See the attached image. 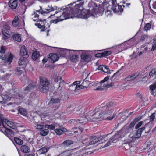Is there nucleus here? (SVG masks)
<instances>
[{
  "label": "nucleus",
  "mask_w": 156,
  "mask_h": 156,
  "mask_svg": "<svg viewBox=\"0 0 156 156\" xmlns=\"http://www.w3.org/2000/svg\"><path fill=\"white\" fill-rule=\"evenodd\" d=\"M113 105L114 103L111 102L106 105L100 107L99 110L95 109L93 111H90L88 112V115L90 118L92 117L96 119H100L111 120L115 117L114 114L112 116H108L112 114L114 106Z\"/></svg>",
  "instance_id": "nucleus-1"
},
{
  "label": "nucleus",
  "mask_w": 156,
  "mask_h": 156,
  "mask_svg": "<svg viewBox=\"0 0 156 156\" xmlns=\"http://www.w3.org/2000/svg\"><path fill=\"white\" fill-rule=\"evenodd\" d=\"M142 118V117L141 116L135 118L129 125L128 127L126 126L123 127L120 130L116 133L114 135L109 138L108 141L104 145V147H106L109 146L111 143L115 142V141L117 139L123 137L126 134L129 133L131 130H133L134 126Z\"/></svg>",
  "instance_id": "nucleus-2"
},
{
  "label": "nucleus",
  "mask_w": 156,
  "mask_h": 156,
  "mask_svg": "<svg viewBox=\"0 0 156 156\" xmlns=\"http://www.w3.org/2000/svg\"><path fill=\"white\" fill-rule=\"evenodd\" d=\"M83 4L79 3L76 4L75 5V8H72L71 7H67L66 8L64 9L62 8L61 9H63V10L66 9V11L68 10V9H70V11L72 12V17L70 18H73L74 16L78 18H83L84 19H87L90 16V14L87 10L83 9L82 7ZM63 7H62V8Z\"/></svg>",
  "instance_id": "nucleus-3"
},
{
  "label": "nucleus",
  "mask_w": 156,
  "mask_h": 156,
  "mask_svg": "<svg viewBox=\"0 0 156 156\" xmlns=\"http://www.w3.org/2000/svg\"><path fill=\"white\" fill-rule=\"evenodd\" d=\"M40 83L39 85V89L40 92L43 93H47L49 89L50 83L47 79L40 77Z\"/></svg>",
  "instance_id": "nucleus-4"
},
{
  "label": "nucleus",
  "mask_w": 156,
  "mask_h": 156,
  "mask_svg": "<svg viewBox=\"0 0 156 156\" xmlns=\"http://www.w3.org/2000/svg\"><path fill=\"white\" fill-rule=\"evenodd\" d=\"M70 9H68L67 11H65L62 12V15L59 16L57 17V19L55 20H51L50 21V24L52 23H56L58 22L62 21L64 20L70 18L72 17V12H70Z\"/></svg>",
  "instance_id": "nucleus-5"
},
{
  "label": "nucleus",
  "mask_w": 156,
  "mask_h": 156,
  "mask_svg": "<svg viewBox=\"0 0 156 156\" xmlns=\"http://www.w3.org/2000/svg\"><path fill=\"white\" fill-rule=\"evenodd\" d=\"M143 123V121H140L135 126V129H137V130L136 132L135 136H133L132 137L133 140H134L135 139L138 138L140 137L143 131L145 130L146 127L147 126L149 123L146 124L144 125V126L140 128V127L141 126Z\"/></svg>",
  "instance_id": "nucleus-6"
},
{
  "label": "nucleus",
  "mask_w": 156,
  "mask_h": 156,
  "mask_svg": "<svg viewBox=\"0 0 156 156\" xmlns=\"http://www.w3.org/2000/svg\"><path fill=\"white\" fill-rule=\"evenodd\" d=\"M36 82L29 81L28 85L26 86L24 89V93L27 94L30 92H32L36 87Z\"/></svg>",
  "instance_id": "nucleus-7"
},
{
  "label": "nucleus",
  "mask_w": 156,
  "mask_h": 156,
  "mask_svg": "<svg viewBox=\"0 0 156 156\" xmlns=\"http://www.w3.org/2000/svg\"><path fill=\"white\" fill-rule=\"evenodd\" d=\"M108 134L104 135L99 137L95 136H92L90 137L88 144L90 145L94 144L103 139L106 137Z\"/></svg>",
  "instance_id": "nucleus-8"
},
{
  "label": "nucleus",
  "mask_w": 156,
  "mask_h": 156,
  "mask_svg": "<svg viewBox=\"0 0 156 156\" xmlns=\"http://www.w3.org/2000/svg\"><path fill=\"white\" fill-rule=\"evenodd\" d=\"M88 6L89 9L87 11L90 13V16H92L93 11L97 9L98 6L94 2L91 1L88 3Z\"/></svg>",
  "instance_id": "nucleus-9"
},
{
  "label": "nucleus",
  "mask_w": 156,
  "mask_h": 156,
  "mask_svg": "<svg viewBox=\"0 0 156 156\" xmlns=\"http://www.w3.org/2000/svg\"><path fill=\"white\" fill-rule=\"evenodd\" d=\"M3 127L5 129L4 132L1 129V128H0V131L3 133L11 140L12 137L14 136V133L12 131L11 129L6 128L4 126Z\"/></svg>",
  "instance_id": "nucleus-10"
},
{
  "label": "nucleus",
  "mask_w": 156,
  "mask_h": 156,
  "mask_svg": "<svg viewBox=\"0 0 156 156\" xmlns=\"http://www.w3.org/2000/svg\"><path fill=\"white\" fill-rule=\"evenodd\" d=\"M79 51L84 52L81 55V59L83 62H88L90 61L91 56L90 55L84 52V51L82 50Z\"/></svg>",
  "instance_id": "nucleus-11"
},
{
  "label": "nucleus",
  "mask_w": 156,
  "mask_h": 156,
  "mask_svg": "<svg viewBox=\"0 0 156 156\" xmlns=\"http://www.w3.org/2000/svg\"><path fill=\"white\" fill-rule=\"evenodd\" d=\"M116 0H112V9L114 12H121L120 9H122V6L118 5L116 2Z\"/></svg>",
  "instance_id": "nucleus-12"
},
{
  "label": "nucleus",
  "mask_w": 156,
  "mask_h": 156,
  "mask_svg": "<svg viewBox=\"0 0 156 156\" xmlns=\"http://www.w3.org/2000/svg\"><path fill=\"white\" fill-rule=\"evenodd\" d=\"M9 93L11 96V98H23L22 94L15 91V90H11Z\"/></svg>",
  "instance_id": "nucleus-13"
},
{
  "label": "nucleus",
  "mask_w": 156,
  "mask_h": 156,
  "mask_svg": "<svg viewBox=\"0 0 156 156\" xmlns=\"http://www.w3.org/2000/svg\"><path fill=\"white\" fill-rule=\"evenodd\" d=\"M49 61L52 63H54L59 59L58 54H57L50 53L48 55Z\"/></svg>",
  "instance_id": "nucleus-14"
},
{
  "label": "nucleus",
  "mask_w": 156,
  "mask_h": 156,
  "mask_svg": "<svg viewBox=\"0 0 156 156\" xmlns=\"http://www.w3.org/2000/svg\"><path fill=\"white\" fill-rule=\"evenodd\" d=\"M77 120H76L75 119H72L71 120H69L68 121V122L69 123H73V124H77L78 123H85L87 122L89 120V119H87V118L86 117L84 118V119L83 120L82 119H77Z\"/></svg>",
  "instance_id": "nucleus-15"
},
{
  "label": "nucleus",
  "mask_w": 156,
  "mask_h": 156,
  "mask_svg": "<svg viewBox=\"0 0 156 156\" xmlns=\"http://www.w3.org/2000/svg\"><path fill=\"white\" fill-rule=\"evenodd\" d=\"M27 51V49L25 46L24 45H23L20 50V55L25 58H27L29 57V55Z\"/></svg>",
  "instance_id": "nucleus-16"
},
{
  "label": "nucleus",
  "mask_w": 156,
  "mask_h": 156,
  "mask_svg": "<svg viewBox=\"0 0 156 156\" xmlns=\"http://www.w3.org/2000/svg\"><path fill=\"white\" fill-rule=\"evenodd\" d=\"M2 98L3 101H0V103L2 104H5L6 102L9 101L11 99V96L9 92L7 94L2 95Z\"/></svg>",
  "instance_id": "nucleus-17"
},
{
  "label": "nucleus",
  "mask_w": 156,
  "mask_h": 156,
  "mask_svg": "<svg viewBox=\"0 0 156 156\" xmlns=\"http://www.w3.org/2000/svg\"><path fill=\"white\" fill-rule=\"evenodd\" d=\"M104 10V7L102 6L98 7L97 9L93 11L92 16H94V15L97 13H100L101 15L103 14Z\"/></svg>",
  "instance_id": "nucleus-18"
},
{
  "label": "nucleus",
  "mask_w": 156,
  "mask_h": 156,
  "mask_svg": "<svg viewBox=\"0 0 156 156\" xmlns=\"http://www.w3.org/2000/svg\"><path fill=\"white\" fill-rule=\"evenodd\" d=\"M9 5L12 9H15L17 6V0H10Z\"/></svg>",
  "instance_id": "nucleus-19"
},
{
  "label": "nucleus",
  "mask_w": 156,
  "mask_h": 156,
  "mask_svg": "<svg viewBox=\"0 0 156 156\" xmlns=\"http://www.w3.org/2000/svg\"><path fill=\"white\" fill-rule=\"evenodd\" d=\"M79 112H81V113H80V115H81V117L82 118L81 119V118H80V119H79L80 120H83V119H84V118L86 117V118H87V119H89V120L87 122L90 120V117H89V116H88V113H85L86 112H85V109L84 110H80Z\"/></svg>",
  "instance_id": "nucleus-20"
},
{
  "label": "nucleus",
  "mask_w": 156,
  "mask_h": 156,
  "mask_svg": "<svg viewBox=\"0 0 156 156\" xmlns=\"http://www.w3.org/2000/svg\"><path fill=\"white\" fill-rule=\"evenodd\" d=\"M13 57V55L10 53V54L4 60L5 63L6 65L10 64L12 62Z\"/></svg>",
  "instance_id": "nucleus-21"
},
{
  "label": "nucleus",
  "mask_w": 156,
  "mask_h": 156,
  "mask_svg": "<svg viewBox=\"0 0 156 156\" xmlns=\"http://www.w3.org/2000/svg\"><path fill=\"white\" fill-rule=\"evenodd\" d=\"M139 75V73L137 72L132 75H129L126 78V80L127 81H130L134 80Z\"/></svg>",
  "instance_id": "nucleus-22"
},
{
  "label": "nucleus",
  "mask_w": 156,
  "mask_h": 156,
  "mask_svg": "<svg viewBox=\"0 0 156 156\" xmlns=\"http://www.w3.org/2000/svg\"><path fill=\"white\" fill-rule=\"evenodd\" d=\"M73 143V142L69 140L64 141L62 143L60 144V146L64 147H68Z\"/></svg>",
  "instance_id": "nucleus-23"
},
{
  "label": "nucleus",
  "mask_w": 156,
  "mask_h": 156,
  "mask_svg": "<svg viewBox=\"0 0 156 156\" xmlns=\"http://www.w3.org/2000/svg\"><path fill=\"white\" fill-rule=\"evenodd\" d=\"M76 51V50H69L67 49H62L59 52V54L58 55H60V56H62V57H64L66 56V55L67 54V53L69 51L70 52V51Z\"/></svg>",
  "instance_id": "nucleus-24"
},
{
  "label": "nucleus",
  "mask_w": 156,
  "mask_h": 156,
  "mask_svg": "<svg viewBox=\"0 0 156 156\" xmlns=\"http://www.w3.org/2000/svg\"><path fill=\"white\" fill-rule=\"evenodd\" d=\"M69 58L70 61L73 62H76L78 61V56L77 55L70 54Z\"/></svg>",
  "instance_id": "nucleus-25"
},
{
  "label": "nucleus",
  "mask_w": 156,
  "mask_h": 156,
  "mask_svg": "<svg viewBox=\"0 0 156 156\" xmlns=\"http://www.w3.org/2000/svg\"><path fill=\"white\" fill-rule=\"evenodd\" d=\"M90 137L87 135H83L81 136V140L83 144H88Z\"/></svg>",
  "instance_id": "nucleus-26"
},
{
  "label": "nucleus",
  "mask_w": 156,
  "mask_h": 156,
  "mask_svg": "<svg viewBox=\"0 0 156 156\" xmlns=\"http://www.w3.org/2000/svg\"><path fill=\"white\" fill-rule=\"evenodd\" d=\"M22 152L24 153H27L30 152V149L29 147L27 145H22L20 148Z\"/></svg>",
  "instance_id": "nucleus-27"
},
{
  "label": "nucleus",
  "mask_w": 156,
  "mask_h": 156,
  "mask_svg": "<svg viewBox=\"0 0 156 156\" xmlns=\"http://www.w3.org/2000/svg\"><path fill=\"white\" fill-rule=\"evenodd\" d=\"M12 37L15 41L18 42H20L21 41V35L20 34H14L12 36Z\"/></svg>",
  "instance_id": "nucleus-28"
},
{
  "label": "nucleus",
  "mask_w": 156,
  "mask_h": 156,
  "mask_svg": "<svg viewBox=\"0 0 156 156\" xmlns=\"http://www.w3.org/2000/svg\"><path fill=\"white\" fill-rule=\"evenodd\" d=\"M18 108H19L18 109V112L23 115L25 116H26L27 115L26 110L23 108H20V107H19Z\"/></svg>",
  "instance_id": "nucleus-29"
},
{
  "label": "nucleus",
  "mask_w": 156,
  "mask_h": 156,
  "mask_svg": "<svg viewBox=\"0 0 156 156\" xmlns=\"http://www.w3.org/2000/svg\"><path fill=\"white\" fill-rule=\"evenodd\" d=\"M132 144V142H130L124 143L123 144V146L126 150L130 152L129 150Z\"/></svg>",
  "instance_id": "nucleus-30"
},
{
  "label": "nucleus",
  "mask_w": 156,
  "mask_h": 156,
  "mask_svg": "<svg viewBox=\"0 0 156 156\" xmlns=\"http://www.w3.org/2000/svg\"><path fill=\"white\" fill-rule=\"evenodd\" d=\"M48 133L49 130L46 128H44L40 131V134L42 136H45L48 134Z\"/></svg>",
  "instance_id": "nucleus-31"
},
{
  "label": "nucleus",
  "mask_w": 156,
  "mask_h": 156,
  "mask_svg": "<svg viewBox=\"0 0 156 156\" xmlns=\"http://www.w3.org/2000/svg\"><path fill=\"white\" fill-rule=\"evenodd\" d=\"M48 8H49L48 9H46V10L48 12L42 11L41 12V14H45V13L47 14V13H49V12H51L54 11L55 9H57V7H55V8H54L53 7H49V6L48 7Z\"/></svg>",
  "instance_id": "nucleus-32"
},
{
  "label": "nucleus",
  "mask_w": 156,
  "mask_h": 156,
  "mask_svg": "<svg viewBox=\"0 0 156 156\" xmlns=\"http://www.w3.org/2000/svg\"><path fill=\"white\" fill-rule=\"evenodd\" d=\"M48 150L45 147L42 148L37 151V154L40 155L42 154H44L47 152Z\"/></svg>",
  "instance_id": "nucleus-33"
},
{
  "label": "nucleus",
  "mask_w": 156,
  "mask_h": 156,
  "mask_svg": "<svg viewBox=\"0 0 156 156\" xmlns=\"http://www.w3.org/2000/svg\"><path fill=\"white\" fill-rule=\"evenodd\" d=\"M39 52L35 51L33 52L32 55V58L34 60H36L40 56Z\"/></svg>",
  "instance_id": "nucleus-34"
},
{
  "label": "nucleus",
  "mask_w": 156,
  "mask_h": 156,
  "mask_svg": "<svg viewBox=\"0 0 156 156\" xmlns=\"http://www.w3.org/2000/svg\"><path fill=\"white\" fill-rule=\"evenodd\" d=\"M5 122L9 127L13 129H15V126L14 123L13 122L7 119H5Z\"/></svg>",
  "instance_id": "nucleus-35"
},
{
  "label": "nucleus",
  "mask_w": 156,
  "mask_h": 156,
  "mask_svg": "<svg viewBox=\"0 0 156 156\" xmlns=\"http://www.w3.org/2000/svg\"><path fill=\"white\" fill-rule=\"evenodd\" d=\"M23 67H17L16 70V74L18 75H20L23 73Z\"/></svg>",
  "instance_id": "nucleus-36"
},
{
  "label": "nucleus",
  "mask_w": 156,
  "mask_h": 156,
  "mask_svg": "<svg viewBox=\"0 0 156 156\" xmlns=\"http://www.w3.org/2000/svg\"><path fill=\"white\" fill-rule=\"evenodd\" d=\"M60 101V98H52L50 102V103L52 104H55L59 102Z\"/></svg>",
  "instance_id": "nucleus-37"
},
{
  "label": "nucleus",
  "mask_w": 156,
  "mask_h": 156,
  "mask_svg": "<svg viewBox=\"0 0 156 156\" xmlns=\"http://www.w3.org/2000/svg\"><path fill=\"white\" fill-rule=\"evenodd\" d=\"M19 20L18 17L17 16H16L12 22V25L14 27L16 26L18 24V21Z\"/></svg>",
  "instance_id": "nucleus-38"
},
{
  "label": "nucleus",
  "mask_w": 156,
  "mask_h": 156,
  "mask_svg": "<svg viewBox=\"0 0 156 156\" xmlns=\"http://www.w3.org/2000/svg\"><path fill=\"white\" fill-rule=\"evenodd\" d=\"M55 127V126L54 124H52L51 125H45V128H46L47 129L49 130H53L54 129Z\"/></svg>",
  "instance_id": "nucleus-39"
},
{
  "label": "nucleus",
  "mask_w": 156,
  "mask_h": 156,
  "mask_svg": "<svg viewBox=\"0 0 156 156\" xmlns=\"http://www.w3.org/2000/svg\"><path fill=\"white\" fill-rule=\"evenodd\" d=\"M2 38L4 40H6L9 37L10 35L9 34L5 32V31L2 30Z\"/></svg>",
  "instance_id": "nucleus-40"
},
{
  "label": "nucleus",
  "mask_w": 156,
  "mask_h": 156,
  "mask_svg": "<svg viewBox=\"0 0 156 156\" xmlns=\"http://www.w3.org/2000/svg\"><path fill=\"white\" fill-rule=\"evenodd\" d=\"M14 140L16 143L18 144L22 145L23 143V141L18 138L15 137Z\"/></svg>",
  "instance_id": "nucleus-41"
},
{
  "label": "nucleus",
  "mask_w": 156,
  "mask_h": 156,
  "mask_svg": "<svg viewBox=\"0 0 156 156\" xmlns=\"http://www.w3.org/2000/svg\"><path fill=\"white\" fill-rule=\"evenodd\" d=\"M35 25L37 26V27L40 29L41 30V31H45V26L44 25H42L39 23H36Z\"/></svg>",
  "instance_id": "nucleus-42"
},
{
  "label": "nucleus",
  "mask_w": 156,
  "mask_h": 156,
  "mask_svg": "<svg viewBox=\"0 0 156 156\" xmlns=\"http://www.w3.org/2000/svg\"><path fill=\"white\" fill-rule=\"evenodd\" d=\"M24 58H25L23 57L20 58L18 62V64L19 65H22L25 64V60Z\"/></svg>",
  "instance_id": "nucleus-43"
},
{
  "label": "nucleus",
  "mask_w": 156,
  "mask_h": 156,
  "mask_svg": "<svg viewBox=\"0 0 156 156\" xmlns=\"http://www.w3.org/2000/svg\"><path fill=\"white\" fill-rule=\"evenodd\" d=\"M90 84V83L89 81L85 80H84L82 83V84L83 85V87L86 88L88 87Z\"/></svg>",
  "instance_id": "nucleus-44"
},
{
  "label": "nucleus",
  "mask_w": 156,
  "mask_h": 156,
  "mask_svg": "<svg viewBox=\"0 0 156 156\" xmlns=\"http://www.w3.org/2000/svg\"><path fill=\"white\" fill-rule=\"evenodd\" d=\"M41 117L39 116L34 117L32 120L33 122L35 123H38L39 122Z\"/></svg>",
  "instance_id": "nucleus-45"
},
{
  "label": "nucleus",
  "mask_w": 156,
  "mask_h": 156,
  "mask_svg": "<svg viewBox=\"0 0 156 156\" xmlns=\"http://www.w3.org/2000/svg\"><path fill=\"white\" fill-rule=\"evenodd\" d=\"M150 90L151 92H154L156 89V82L153 84L149 86Z\"/></svg>",
  "instance_id": "nucleus-46"
},
{
  "label": "nucleus",
  "mask_w": 156,
  "mask_h": 156,
  "mask_svg": "<svg viewBox=\"0 0 156 156\" xmlns=\"http://www.w3.org/2000/svg\"><path fill=\"white\" fill-rule=\"evenodd\" d=\"M73 87H74V88L76 89V91H77V90H80L84 88L82 84L80 85H76L75 86V85H74Z\"/></svg>",
  "instance_id": "nucleus-47"
},
{
  "label": "nucleus",
  "mask_w": 156,
  "mask_h": 156,
  "mask_svg": "<svg viewBox=\"0 0 156 156\" xmlns=\"http://www.w3.org/2000/svg\"><path fill=\"white\" fill-rule=\"evenodd\" d=\"M111 52L110 51H106L102 53L103 57L108 56L111 54Z\"/></svg>",
  "instance_id": "nucleus-48"
},
{
  "label": "nucleus",
  "mask_w": 156,
  "mask_h": 156,
  "mask_svg": "<svg viewBox=\"0 0 156 156\" xmlns=\"http://www.w3.org/2000/svg\"><path fill=\"white\" fill-rule=\"evenodd\" d=\"M151 24L150 23H147L146 24L144 28V30L145 31H147L149 30L151 28Z\"/></svg>",
  "instance_id": "nucleus-49"
},
{
  "label": "nucleus",
  "mask_w": 156,
  "mask_h": 156,
  "mask_svg": "<svg viewBox=\"0 0 156 156\" xmlns=\"http://www.w3.org/2000/svg\"><path fill=\"white\" fill-rule=\"evenodd\" d=\"M55 131L57 135H60L63 133V131L61 129H55Z\"/></svg>",
  "instance_id": "nucleus-50"
},
{
  "label": "nucleus",
  "mask_w": 156,
  "mask_h": 156,
  "mask_svg": "<svg viewBox=\"0 0 156 156\" xmlns=\"http://www.w3.org/2000/svg\"><path fill=\"white\" fill-rule=\"evenodd\" d=\"M45 125H40V124H37V126H35V127L36 128V129H39L40 130L43 129L44 128H45Z\"/></svg>",
  "instance_id": "nucleus-51"
},
{
  "label": "nucleus",
  "mask_w": 156,
  "mask_h": 156,
  "mask_svg": "<svg viewBox=\"0 0 156 156\" xmlns=\"http://www.w3.org/2000/svg\"><path fill=\"white\" fill-rule=\"evenodd\" d=\"M114 83L113 82H111L109 84H104L103 85V87H104L105 88H108L113 86L114 85Z\"/></svg>",
  "instance_id": "nucleus-52"
},
{
  "label": "nucleus",
  "mask_w": 156,
  "mask_h": 156,
  "mask_svg": "<svg viewBox=\"0 0 156 156\" xmlns=\"http://www.w3.org/2000/svg\"><path fill=\"white\" fill-rule=\"evenodd\" d=\"M135 149V147H134L133 144H132L131 146L129 151H130V153H128V154H132V152H133Z\"/></svg>",
  "instance_id": "nucleus-53"
},
{
  "label": "nucleus",
  "mask_w": 156,
  "mask_h": 156,
  "mask_svg": "<svg viewBox=\"0 0 156 156\" xmlns=\"http://www.w3.org/2000/svg\"><path fill=\"white\" fill-rule=\"evenodd\" d=\"M71 151L70 150H68L63 152L62 153V155L64 156H68L70 155Z\"/></svg>",
  "instance_id": "nucleus-54"
},
{
  "label": "nucleus",
  "mask_w": 156,
  "mask_h": 156,
  "mask_svg": "<svg viewBox=\"0 0 156 156\" xmlns=\"http://www.w3.org/2000/svg\"><path fill=\"white\" fill-rule=\"evenodd\" d=\"M154 75H156V69L151 70L149 73V76L150 77H152Z\"/></svg>",
  "instance_id": "nucleus-55"
},
{
  "label": "nucleus",
  "mask_w": 156,
  "mask_h": 156,
  "mask_svg": "<svg viewBox=\"0 0 156 156\" xmlns=\"http://www.w3.org/2000/svg\"><path fill=\"white\" fill-rule=\"evenodd\" d=\"M155 112L153 113L150 116V121L153 122L154 121V119L155 118Z\"/></svg>",
  "instance_id": "nucleus-56"
},
{
  "label": "nucleus",
  "mask_w": 156,
  "mask_h": 156,
  "mask_svg": "<svg viewBox=\"0 0 156 156\" xmlns=\"http://www.w3.org/2000/svg\"><path fill=\"white\" fill-rule=\"evenodd\" d=\"M68 98L67 96L64 94L61 95L59 98L60 101L62 100L63 101H66V98Z\"/></svg>",
  "instance_id": "nucleus-57"
},
{
  "label": "nucleus",
  "mask_w": 156,
  "mask_h": 156,
  "mask_svg": "<svg viewBox=\"0 0 156 156\" xmlns=\"http://www.w3.org/2000/svg\"><path fill=\"white\" fill-rule=\"evenodd\" d=\"M110 76V75H108L107 76L105 77L104 79L100 82V83L102 84L106 81H107L109 78V77Z\"/></svg>",
  "instance_id": "nucleus-58"
},
{
  "label": "nucleus",
  "mask_w": 156,
  "mask_h": 156,
  "mask_svg": "<svg viewBox=\"0 0 156 156\" xmlns=\"http://www.w3.org/2000/svg\"><path fill=\"white\" fill-rule=\"evenodd\" d=\"M109 68L108 66L104 65L102 71L104 73H106L108 72Z\"/></svg>",
  "instance_id": "nucleus-59"
},
{
  "label": "nucleus",
  "mask_w": 156,
  "mask_h": 156,
  "mask_svg": "<svg viewBox=\"0 0 156 156\" xmlns=\"http://www.w3.org/2000/svg\"><path fill=\"white\" fill-rule=\"evenodd\" d=\"M8 55L7 54H3L0 55V57L2 60L4 61L6 58V57Z\"/></svg>",
  "instance_id": "nucleus-60"
},
{
  "label": "nucleus",
  "mask_w": 156,
  "mask_h": 156,
  "mask_svg": "<svg viewBox=\"0 0 156 156\" xmlns=\"http://www.w3.org/2000/svg\"><path fill=\"white\" fill-rule=\"evenodd\" d=\"M74 85L73 84L71 85H69V89L72 91H76V89H75L73 88L74 87L73 86Z\"/></svg>",
  "instance_id": "nucleus-61"
},
{
  "label": "nucleus",
  "mask_w": 156,
  "mask_h": 156,
  "mask_svg": "<svg viewBox=\"0 0 156 156\" xmlns=\"http://www.w3.org/2000/svg\"><path fill=\"white\" fill-rule=\"evenodd\" d=\"M5 49L3 46H2L1 47L0 52L1 53L4 54L5 52Z\"/></svg>",
  "instance_id": "nucleus-62"
},
{
  "label": "nucleus",
  "mask_w": 156,
  "mask_h": 156,
  "mask_svg": "<svg viewBox=\"0 0 156 156\" xmlns=\"http://www.w3.org/2000/svg\"><path fill=\"white\" fill-rule=\"evenodd\" d=\"M72 129L79 130V133H81L83 131V129L81 127L79 128H78L77 127L73 128H72Z\"/></svg>",
  "instance_id": "nucleus-63"
},
{
  "label": "nucleus",
  "mask_w": 156,
  "mask_h": 156,
  "mask_svg": "<svg viewBox=\"0 0 156 156\" xmlns=\"http://www.w3.org/2000/svg\"><path fill=\"white\" fill-rule=\"evenodd\" d=\"M151 142H150L149 143L147 144L146 145V147L145 148V149H147V151L149 150L151 147Z\"/></svg>",
  "instance_id": "nucleus-64"
}]
</instances>
